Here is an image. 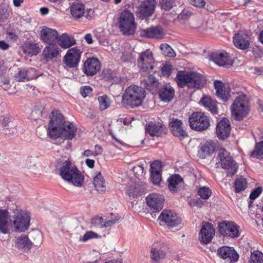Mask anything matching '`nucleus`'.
Segmentation results:
<instances>
[{"instance_id": "obj_3", "label": "nucleus", "mask_w": 263, "mask_h": 263, "mask_svg": "<svg viewBox=\"0 0 263 263\" xmlns=\"http://www.w3.org/2000/svg\"><path fill=\"white\" fill-rule=\"evenodd\" d=\"M59 175L65 181L78 187L82 186L84 177L78 168L68 161L63 162L59 167Z\"/></svg>"}, {"instance_id": "obj_45", "label": "nucleus", "mask_w": 263, "mask_h": 263, "mask_svg": "<svg viewBox=\"0 0 263 263\" xmlns=\"http://www.w3.org/2000/svg\"><path fill=\"white\" fill-rule=\"evenodd\" d=\"M101 236L97 233L92 231H87L80 240L83 242H86L87 241L91 239H97L100 238Z\"/></svg>"}, {"instance_id": "obj_37", "label": "nucleus", "mask_w": 263, "mask_h": 263, "mask_svg": "<svg viewBox=\"0 0 263 263\" xmlns=\"http://www.w3.org/2000/svg\"><path fill=\"white\" fill-rule=\"evenodd\" d=\"M165 256V253L157 247L153 246L151 250V258L152 261L158 262Z\"/></svg>"}, {"instance_id": "obj_18", "label": "nucleus", "mask_w": 263, "mask_h": 263, "mask_svg": "<svg viewBox=\"0 0 263 263\" xmlns=\"http://www.w3.org/2000/svg\"><path fill=\"white\" fill-rule=\"evenodd\" d=\"M101 66V63L98 59L88 58L84 63L83 71L86 76H92L100 70Z\"/></svg>"}, {"instance_id": "obj_50", "label": "nucleus", "mask_w": 263, "mask_h": 263, "mask_svg": "<svg viewBox=\"0 0 263 263\" xmlns=\"http://www.w3.org/2000/svg\"><path fill=\"white\" fill-rule=\"evenodd\" d=\"M151 174L161 173V163L159 161H155L151 164L150 167Z\"/></svg>"}, {"instance_id": "obj_34", "label": "nucleus", "mask_w": 263, "mask_h": 263, "mask_svg": "<svg viewBox=\"0 0 263 263\" xmlns=\"http://www.w3.org/2000/svg\"><path fill=\"white\" fill-rule=\"evenodd\" d=\"M58 39L59 45L64 49L68 48L76 44L74 38L66 33H63Z\"/></svg>"}, {"instance_id": "obj_5", "label": "nucleus", "mask_w": 263, "mask_h": 263, "mask_svg": "<svg viewBox=\"0 0 263 263\" xmlns=\"http://www.w3.org/2000/svg\"><path fill=\"white\" fill-rule=\"evenodd\" d=\"M249 99L244 94L238 96L231 105L232 116L236 120H241L249 112Z\"/></svg>"}, {"instance_id": "obj_2", "label": "nucleus", "mask_w": 263, "mask_h": 263, "mask_svg": "<svg viewBox=\"0 0 263 263\" xmlns=\"http://www.w3.org/2000/svg\"><path fill=\"white\" fill-rule=\"evenodd\" d=\"M144 89L138 85H131L126 88L122 96L121 103L124 106L133 108L140 106L145 97Z\"/></svg>"}, {"instance_id": "obj_57", "label": "nucleus", "mask_w": 263, "mask_h": 263, "mask_svg": "<svg viewBox=\"0 0 263 263\" xmlns=\"http://www.w3.org/2000/svg\"><path fill=\"white\" fill-rule=\"evenodd\" d=\"M161 71L163 76H170L172 72V66L169 64H164L161 68Z\"/></svg>"}, {"instance_id": "obj_8", "label": "nucleus", "mask_w": 263, "mask_h": 263, "mask_svg": "<svg viewBox=\"0 0 263 263\" xmlns=\"http://www.w3.org/2000/svg\"><path fill=\"white\" fill-rule=\"evenodd\" d=\"M217 164H220L221 167L227 170V175L232 176L238 169V165L230 156V153L224 148H220L217 152Z\"/></svg>"}, {"instance_id": "obj_48", "label": "nucleus", "mask_w": 263, "mask_h": 263, "mask_svg": "<svg viewBox=\"0 0 263 263\" xmlns=\"http://www.w3.org/2000/svg\"><path fill=\"white\" fill-rule=\"evenodd\" d=\"M161 8L166 11L171 10L175 5V0H161Z\"/></svg>"}, {"instance_id": "obj_20", "label": "nucleus", "mask_w": 263, "mask_h": 263, "mask_svg": "<svg viewBox=\"0 0 263 263\" xmlns=\"http://www.w3.org/2000/svg\"><path fill=\"white\" fill-rule=\"evenodd\" d=\"M59 36L57 31L55 29L44 27L41 30V40L48 44H53L56 43Z\"/></svg>"}, {"instance_id": "obj_52", "label": "nucleus", "mask_w": 263, "mask_h": 263, "mask_svg": "<svg viewBox=\"0 0 263 263\" xmlns=\"http://www.w3.org/2000/svg\"><path fill=\"white\" fill-rule=\"evenodd\" d=\"M10 127H8L4 128L3 129V133L5 135L9 136H13L15 135L17 132L16 126L15 124L12 126H9Z\"/></svg>"}, {"instance_id": "obj_39", "label": "nucleus", "mask_w": 263, "mask_h": 263, "mask_svg": "<svg viewBox=\"0 0 263 263\" xmlns=\"http://www.w3.org/2000/svg\"><path fill=\"white\" fill-rule=\"evenodd\" d=\"M182 181V178L179 175H174L168 179V187L170 191H177V185Z\"/></svg>"}, {"instance_id": "obj_26", "label": "nucleus", "mask_w": 263, "mask_h": 263, "mask_svg": "<svg viewBox=\"0 0 263 263\" xmlns=\"http://www.w3.org/2000/svg\"><path fill=\"white\" fill-rule=\"evenodd\" d=\"M173 134L175 136L178 137L180 140L184 139L187 135L182 127V123L181 120L177 119H173L170 124Z\"/></svg>"}, {"instance_id": "obj_58", "label": "nucleus", "mask_w": 263, "mask_h": 263, "mask_svg": "<svg viewBox=\"0 0 263 263\" xmlns=\"http://www.w3.org/2000/svg\"><path fill=\"white\" fill-rule=\"evenodd\" d=\"M262 190L261 187H257L254 191H253L250 195V198L251 200L256 199L262 192Z\"/></svg>"}, {"instance_id": "obj_46", "label": "nucleus", "mask_w": 263, "mask_h": 263, "mask_svg": "<svg viewBox=\"0 0 263 263\" xmlns=\"http://www.w3.org/2000/svg\"><path fill=\"white\" fill-rule=\"evenodd\" d=\"M211 191L209 187H200L198 191V194L200 197L203 199H208L211 195Z\"/></svg>"}, {"instance_id": "obj_29", "label": "nucleus", "mask_w": 263, "mask_h": 263, "mask_svg": "<svg viewBox=\"0 0 263 263\" xmlns=\"http://www.w3.org/2000/svg\"><path fill=\"white\" fill-rule=\"evenodd\" d=\"M217 254L222 258H229L234 261L238 259L239 256L235 251L231 247L223 246L217 250Z\"/></svg>"}, {"instance_id": "obj_10", "label": "nucleus", "mask_w": 263, "mask_h": 263, "mask_svg": "<svg viewBox=\"0 0 263 263\" xmlns=\"http://www.w3.org/2000/svg\"><path fill=\"white\" fill-rule=\"evenodd\" d=\"M154 59L153 53L149 50H146L139 54L137 60L138 66L142 74H148L154 69Z\"/></svg>"}, {"instance_id": "obj_49", "label": "nucleus", "mask_w": 263, "mask_h": 263, "mask_svg": "<svg viewBox=\"0 0 263 263\" xmlns=\"http://www.w3.org/2000/svg\"><path fill=\"white\" fill-rule=\"evenodd\" d=\"M251 263H263V254L257 251L252 254Z\"/></svg>"}, {"instance_id": "obj_31", "label": "nucleus", "mask_w": 263, "mask_h": 263, "mask_svg": "<svg viewBox=\"0 0 263 263\" xmlns=\"http://www.w3.org/2000/svg\"><path fill=\"white\" fill-rule=\"evenodd\" d=\"M141 84L152 93H155L158 87V80L152 75H149L146 79L141 81Z\"/></svg>"}, {"instance_id": "obj_33", "label": "nucleus", "mask_w": 263, "mask_h": 263, "mask_svg": "<svg viewBox=\"0 0 263 263\" xmlns=\"http://www.w3.org/2000/svg\"><path fill=\"white\" fill-rule=\"evenodd\" d=\"M32 243L26 235H21L18 236L16 239L15 247L18 249L28 250L30 249Z\"/></svg>"}, {"instance_id": "obj_27", "label": "nucleus", "mask_w": 263, "mask_h": 263, "mask_svg": "<svg viewBox=\"0 0 263 263\" xmlns=\"http://www.w3.org/2000/svg\"><path fill=\"white\" fill-rule=\"evenodd\" d=\"M164 35L163 29L158 26L152 27L141 31V35L148 38L161 39Z\"/></svg>"}, {"instance_id": "obj_43", "label": "nucleus", "mask_w": 263, "mask_h": 263, "mask_svg": "<svg viewBox=\"0 0 263 263\" xmlns=\"http://www.w3.org/2000/svg\"><path fill=\"white\" fill-rule=\"evenodd\" d=\"M160 48L162 53L165 56L173 57L175 55V53L173 49L167 44H161Z\"/></svg>"}, {"instance_id": "obj_6", "label": "nucleus", "mask_w": 263, "mask_h": 263, "mask_svg": "<svg viewBox=\"0 0 263 263\" xmlns=\"http://www.w3.org/2000/svg\"><path fill=\"white\" fill-rule=\"evenodd\" d=\"M119 27L123 34L133 35L136 31V24L134 14L128 10H124L118 19Z\"/></svg>"}, {"instance_id": "obj_11", "label": "nucleus", "mask_w": 263, "mask_h": 263, "mask_svg": "<svg viewBox=\"0 0 263 263\" xmlns=\"http://www.w3.org/2000/svg\"><path fill=\"white\" fill-rule=\"evenodd\" d=\"M14 219L13 224L15 231L25 232L28 229L30 220L29 213L17 210L15 212Z\"/></svg>"}, {"instance_id": "obj_12", "label": "nucleus", "mask_w": 263, "mask_h": 263, "mask_svg": "<svg viewBox=\"0 0 263 263\" xmlns=\"http://www.w3.org/2000/svg\"><path fill=\"white\" fill-rule=\"evenodd\" d=\"M156 0H144L136 7L137 17L143 20L153 15L156 8Z\"/></svg>"}, {"instance_id": "obj_62", "label": "nucleus", "mask_w": 263, "mask_h": 263, "mask_svg": "<svg viewBox=\"0 0 263 263\" xmlns=\"http://www.w3.org/2000/svg\"><path fill=\"white\" fill-rule=\"evenodd\" d=\"M134 172L138 176L142 175L144 172V167L141 165H137L133 168Z\"/></svg>"}, {"instance_id": "obj_38", "label": "nucleus", "mask_w": 263, "mask_h": 263, "mask_svg": "<svg viewBox=\"0 0 263 263\" xmlns=\"http://www.w3.org/2000/svg\"><path fill=\"white\" fill-rule=\"evenodd\" d=\"M93 184L96 190L99 192H103L106 190L104 180L100 173L94 177Z\"/></svg>"}, {"instance_id": "obj_36", "label": "nucleus", "mask_w": 263, "mask_h": 263, "mask_svg": "<svg viewBox=\"0 0 263 263\" xmlns=\"http://www.w3.org/2000/svg\"><path fill=\"white\" fill-rule=\"evenodd\" d=\"M201 104L212 114L217 113V102L208 96H204L200 100Z\"/></svg>"}, {"instance_id": "obj_21", "label": "nucleus", "mask_w": 263, "mask_h": 263, "mask_svg": "<svg viewBox=\"0 0 263 263\" xmlns=\"http://www.w3.org/2000/svg\"><path fill=\"white\" fill-rule=\"evenodd\" d=\"M230 129L229 120L227 118H223L216 126V133L219 139H225L229 136Z\"/></svg>"}, {"instance_id": "obj_35", "label": "nucleus", "mask_w": 263, "mask_h": 263, "mask_svg": "<svg viewBox=\"0 0 263 263\" xmlns=\"http://www.w3.org/2000/svg\"><path fill=\"white\" fill-rule=\"evenodd\" d=\"M215 149L213 143L209 141L205 142L201 145L198 151V155L201 158H205L206 156L212 154Z\"/></svg>"}, {"instance_id": "obj_60", "label": "nucleus", "mask_w": 263, "mask_h": 263, "mask_svg": "<svg viewBox=\"0 0 263 263\" xmlns=\"http://www.w3.org/2000/svg\"><path fill=\"white\" fill-rule=\"evenodd\" d=\"M188 1L191 5L197 7H202L205 4L203 0H188Z\"/></svg>"}, {"instance_id": "obj_42", "label": "nucleus", "mask_w": 263, "mask_h": 263, "mask_svg": "<svg viewBox=\"0 0 263 263\" xmlns=\"http://www.w3.org/2000/svg\"><path fill=\"white\" fill-rule=\"evenodd\" d=\"M99 107L101 110H104L110 106L109 98L106 96H99L98 98Z\"/></svg>"}, {"instance_id": "obj_54", "label": "nucleus", "mask_w": 263, "mask_h": 263, "mask_svg": "<svg viewBox=\"0 0 263 263\" xmlns=\"http://www.w3.org/2000/svg\"><path fill=\"white\" fill-rule=\"evenodd\" d=\"M2 123L3 126L6 127H9L14 124L12 122V118L9 115H6L3 117Z\"/></svg>"}, {"instance_id": "obj_59", "label": "nucleus", "mask_w": 263, "mask_h": 263, "mask_svg": "<svg viewBox=\"0 0 263 263\" xmlns=\"http://www.w3.org/2000/svg\"><path fill=\"white\" fill-rule=\"evenodd\" d=\"M26 71L27 73V81L35 79L36 78L35 69L30 68L29 69L26 70Z\"/></svg>"}, {"instance_id": "obj_41", "label": "nucleus", "mask_w": 263, "mask_h": 263, "mask_svg": "<svg viewBox=\"0 0 263 263\" xmlns=\"http://www.w3.org/2000/svg\"><path fill=\"white\" fill-rule=\"evenodd\" d=\"M247 187L246 180L243 178H237L235 182V191L237 193L245 190Z\"/></svg>"}, {"instance_id": "obj_44", "label": "nucleus", "mask_w": 263, "mask_h": 263, "mask_svg": "<svg viewBox=\"0 0 263 263\" xmlns=\"http://www.w3.org/2000/svg\"><path fill=\"white\" fill-rule=\"evenodd\" d=\"M25 51L31 55H36L40 52V49L36 43H29L25 48Z\"/></svg>"}, {"instance_id": "obj_25", "label": "nucleus", "mask_w": 263, "mask_h": 263, "mask_svg": "<svg viewBox=\"0 0 263 263\" xmlns=\"http://www.w3.org/2000/svg\"><path fill=\"white\" fill-rule=\"evenodd\" d=\"M214 87L216 90V95L218 98L223 101H228L230 98V89H226L224 84L220 81H214Z\"/></svg>"}, {"instance_id": "obj_19", "label": "nucleus", "mask_w": 263, "mask_h": 263, "mask_svg": "<svg viewBox=\"0 0 263 263\" xmlns=\"http://www.w3.org/2000/svg\"><path fill=\"white\" fill-rule=\"evenodd\" d=\"M200 235L201 241L204 243H209L215 235V228L213 225L208 222L203 221L202 223Z\"/></svg>"}, {"instance_id": "obj_16", "label": "nucleus", "mask_w": 263, "mask_h": 263, "mask_svg": "<svg viewBox=\"0 0 263 263\" xmlns=\"http://www.w3.org/2000/svg\"><path fill=\"white\" fill-rule=\"evenodd\" d=\"M146 203L154 212L160 211L163 206V197L157 193H152L146 198Z\"/></svg>"}, {"instance_id": "obj_9", "label": "nucleus", "mask_w": 263, "mask_h": 263, "mask_svg": "<svg viewBox=\"0 0 263 263\" xmlns=\"http://www.w3.org/2000/svg\"><path fill=\"white\" fill-rule=\"evenodd\" d=\"M191 128L197 131L207 129L210 126V120L208 116L201 112H195L189 118Z\"/></svg>"}, {"instance_id": "obj_64", "label": "nucleus", "mask_w": 263, "mask_h": 263, "mask_svg": "<svg viewBox=\"0 0 263 263\" xmlns=\"http://www.w3.org/2000/svg\"><path fill=\"white\" fill-rule=\"evenodd\" d=\"M130 59L131 54L128 52L123 53L122 56L121 58V60L123 62H128Z\"/></svg>"}, {"instance_id": "obj_51", "label": "nucleus", "mask_w": 263, "mask_h": 263, "mask_svg": "<svg viewBox=\"0 0 263 263\" xmlns=\"http://www.w3.org/2000/svg\"><path fill=\"white\" fill-rule=\"evenodd\" d=\"M91 223L96 228H104V220L102 217L97 216L93 218L92 219Z\"/></svg>"}, {"instance_id": "obj_55", "label": "nucleus", "mask_w": 263, "mask_h": 263, "mask_svg": "<svg viewBox=\"0 0 263 263\" xmlns=\"http://www.w3.org/2000/svg\"><path fill=\"white\" fill-rule=\"evenodd\" d=\"M92 88L89 86H85L81 88L80 93L84 98L90 95L92 92Z\"/></svg>"}, {"instance_id": "obj_1", "label": "nucleus", "mask_w": 263, "mask_h": 263, "mask_svg": "<svg viewBox=\"0 0 263 263\" xmlns=\"http://www.w3.org/2000/svg\"><path fill=\"white\" fill-rule=\"evenodd\" d=\"M76 130L74 124L66 121L61 113L57 110L52 112L48 127V133L51 138L72 139L76 135Z\"/></svg>"}, {"instance_id": "obj_13", "label": "nucleus", "mask_w": 263, "mask_h": 263, "mask_svg": "<svg viewBox=\"0 0 263 263\" xmlns=\"http://www.w3.org/2000/svg\"><path fill=\"white\" fill-rule=\"evenodd\" d=\"M218 230L223 236L235 238L239 235L238 226L232 221H224L220 222L218 225Z\"/></svg>"}, {"instance_id": "obj_22", "label": "nucleus", "mask_w": 263, "mask_h": 263, "mask_svg": "<svg viewBox=\"0 0 263 263\" xmlns=\"http://www.w3.org/2000/svg\"><path fill=\"white\" fill-rule=\"evenodd\" d=\"M211 58L216 64L221 66L229 67L233 64V61L229 54L225 51L213 53Z\"/></svg>"}, {"instance_id": "obj_7", "label": "nucleus", "mask_w": 263, "mask_h": 263, "mask_svg": "<svg viewBox=\"0 0 263 263\" xmlns=\"http://www.w3.org/2000/svg\"><path fill=\"white\" fill-rule=\"evenodd\" d=\"M217 164H220L221 167L227 170V175L232 176L238 169V165L230 156V153L224 148H220L217 152Z\"/></svg>"}, {"instance_id": "obj_4", "label": "nucleus", "mask_w": 263, "mask_h": 263, "mask_svg": "<svg viewBox=\"0 0 263 263\" xmlns=\"http://www.w3.org/2000/svg\"><path fill=\"white\" fill-rule=\"evenodd\" d=\"M175 80L180 87L186 85L190 88H198L202 87L205 83V80L201 74L193 71L189 72L179 71L177 74Z\"/></svg>"}, {"instance_id": "obj_24", "label": "nucleus", "mask_w": 263, "mask_h": 263, "mask_svg": "<svg viewBox=\"0 0 263 263\" xmlns=\"http://www.w3.org/2000/svg\"><path fill=\"white\" fill-rule=\"evenodd\" d=\"M11 223L9 213L6 210L0 209V233H8Z\"/></svg>"}, {"instance_id": "obj_28", "label": "nucleus", "mask_w": 263, "mask_h": 263, "mask_svg": "<svg viewBox=\"0 0 263 263\" xmlns=\"http://www.w3.org/2000/svg\"><path fill=\"white\" fill-rule=\"evenodd\" d=\"M158 94L162 102H169L174 98L175 90L171 85H166L159 89Z\"/></svg>"}, {"instance_id": "obj_47", "label": "nucleus", "mask_w": 263, "mask_h": 263, "mask_svg": "<svg viewBox=\"0 0 263 263\" xmlns=\"http://www.w3.org/2000/svg\"><path fill=\"white\" fill-rule=\"evenodd\" d=\"M125 192L130 197H135L140 195V191L139 187L128 186L125 188Z\"/></svg>"}, {"instance_id": "obj_17", "label": "nucleus", "mask_w": 263, "mask_h": 263, "mask_svg": "<svg viewBox=\"0 0 263 263\" xmlns=\"http://www.w3.org/2000/svg\"><path fill=\"white\" fill-rule=\"evenodd\" d=\"M234 46L238 49L246 50L250 47L251 37L246 32L235 33L233 37Z\"/></svg>"}, {"instance_id": "obj_61", "label": "nucleus", "mask_w": 263, "mask_h": 263, "mask_svg": "<svg viewBox=\"0 0 263 263\" xmlns=\"http://www.w3.org/2000/svg\"><path fill=\"white\" fill-rule=\"evenodd\" d=\"M119 219V218L116 216L114 219H110L106 221H104V228L111 227V226L115 224L118 221Z\"/></svg>"}, {"instance_id": "obj_53", "label": "nucleus", "mask_w": 263, "mask_h": 263, "mask_svg": "<svg viewBox=\"0 0 263 263\" xmlns=\"http://www.w3.org/2000/svg\"><path fill=\"white\" fill-rule=\"evenodd\" d=\"M15 79L18 81H27V73L25 69L20 70L15 76Z\"/></svg>"}, {"instance_id": "obj_23", "label": "nucleus", "mask_w": 263, "mask_h": 263, "mask_svg": "<svg viewBox=\"0 0 263 263\" xmlns=\"http://www.w3.org/2000/svg\"><path fill=\"white\" fill-rule=\"evenodd\" d=\"M166 130L163 124L159 122H150L145 126L146 133L151 136H161Z\"/></svg>"}, {"instance_id": "obj_63", "label": "nucleus", "mask_w": 263, "mask_h": 263, "mask_svg": "<svg viewBox=\"0 0 263 263\" xmlns=\"http://www.w3.org/2000/svg\"><path fill=\"white\" fill-rule=\"evenodd\" d=\"M33 235L35 236L34 240L35 242L40 243L41 241L42 235L40 231H35L32 234Z\"/></svg>"}, {"instance_id": "obj_30", "label": "nucleus", "mask_w": 263, "mask_h": 263, "mask_svg": "<svg viewBox=\"0 0 263 263\" xmlns=\"http://www.w3.org/2000/svg\"><path fill=\"white\" fill-rule=\"evenodd\" d=\"M85 6L80 1H77L73 3L70 7L71 14L75 19L81 18L85 14Z\"/></svg>"}, {"instance_id": "obj_32", "label": "nucleus", "mask_w": 263, "mask_h": 263, "mask_svg": "<svg viewBox=\"0 0 263 263\" xmlns=\"http://www.w3.org/2000/svg\"><path fill=\"white\" fill-rule=\"evenodd\" d=\"M59 54V48L54 44L46 46L42 52V55L46 61L50 60L57 57Z\"/></svg>"}, {"instance_id": "obj_14", "label": "nucleus", "mask_w": 263, "mask_h": 263, "mask_svg": "<svg viewBox=\"0 0 263 263\" xmlns=\"http://www.w3.org/2000/svg\"><path fill=\"white\" fill-rule=\"evenodd\" d=\"M159 219L171 228L177 227L181 223L180 218L171 210L163 211L159 216Z\"/></svg>"}, {"instance_id": "obj_40", "label": "nucleus", "mask_w": 263, "mask_h": 263, "mask_svg": "<svg viewBox=\"0 0 263 263\" xmlns=\"http://www.w3.org/2000/svg\"><path fill=\"white\" fill-rule=\"evenodd\" d=\"M251 156L259 159H263V141L256 144L254 149L251 153Z\"/></svg>"}, {"instance_id": "obj_15", "label": "nucleus", "mask_w": 263, "mask_h": 263, "mask_svg": "<svg viewBox=\"0 0 263 263\" xmlns=\"http://www.w3.org/2000/svg\"><path fill=\"white\" fill-rule=\"evenodd\" d=\"M81 52L77 48L69 49L64 57V63L69 68L76 67L79 63Z\"/></svg>"}, {"instance_id": "obj_56", "label": "nucleus", "mask_w": 263, "mask_h": 263, "mask_svg": "<svg viewBox=\"0 0 263 263\" xmlns=\"http://www.w3.org/2000/svg\"><path fill=\"white\" fill-rule=\"evenodd\" d=\"M151 179L154 184H159L161 181V173L151 174Z\"/></svg>"}]
</instances>
